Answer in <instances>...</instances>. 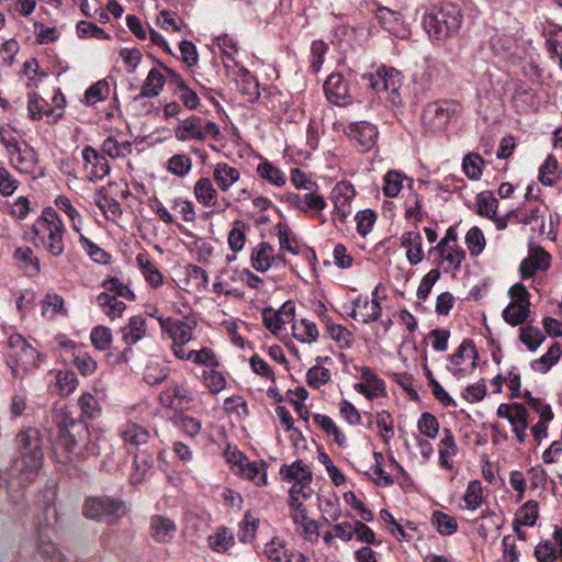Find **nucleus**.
I'll list each match as a JSON object with an SVG mask.
<instances>
[{
    "label": "nucleus",
    "instance_id": "nucleus-8",
    "mask_svg": "<svg viewBox=\"0 0 562 562\" xmlns=\"http://www.w3.org/2000/svg\"><path fill=\"white\" fill-rule=\"evenodd\" d=\"M125 512L122 501L108 496L89 497L83 505V514L89 519L105 520L114 524Z\"/></svg>",
    "mask_w": 562,
    "mask_h": 562
},
{
    "label": "nucleus",
    "instance_id": "nucleus-7",
    "mask_svg": "<svg viewBox=\"0 0 562 562\" xmlns=\"http://www.w3.org/2000/svg\"><path fill=\"white\" fill-rule=\"evenodd\" d=\"M460 111V103L453 100L431 102L424 108L423 123L431 131H442Z\"/></svg>",
    "mask_w": 562,
    "mask_h": 562
},
{
    "label": "nucleus",
    "instance_id": "nucleus-61",
    "mask_svg": "<svg viewBox=\"0 0 562 562\" xmlns=\"http://www.w3.org/2000/svg\"><path fill=\"white\" fill-rule=\"evenodd\" d=\"M417 427L422 435L430 439L436 438L440 429L438 419L427 412L420 415Z\"/></svg>",
    "mask_w": 562,
    "mask_h": 562
},
{
    "label": "nucleus",
    "instance_id": "nucleus-27",
    "mask_svg": "<svg viewBox=\"0 0 562 562\" xmlns=\"http://www.w3.org/2000/svg\"><path fill=\"white\" fill-rule=\"evenodd\" d=\"M507 218L518 224L532 225L538 224L539 227L544 225V216L540 213L538 205H525L508 213Z\"/></svg>",
    "mask_w": 562,
    "mask_h": 562
},
{
    "label": "nucleus",
    "instance_id": "nucleus-30",
    "mask_svg": "<svg viewBox=\"0 0 562 562\" xmlns=\"http://www.w3.org/2000/svg\"><path fill=\"white\" fill-rule=\"evenodd\" d=\"M235 472L244 479L254 481L258 486L267 484V464L262 460L250 462L247 459Z\"/></svg>",
    "mask_w": 562,
    "mask_h": 562
},
{
    "label": "nucleus",
    "instance_id": "nucleus-16",
    "mask_svg": "<svg viewBox=\"0 0 562 562\" xmlns=\"http://www.w3.org/2000/svg\"><path fill=\"white\" fill-rule=\"evenodd\" d=\"M361 382L355 384V390L364 395L368 400H373L385 393V383L369 367L360 369Z\"/></svg>",
    "mask_w": 562,
    "mask_h": 562
},
{
    "label": "nucleus",
    "instance_id": "nucleus-64",
    "mask_svg": "<svg viewBox=\"0 0 562 562\" xmlns=\"http://www.w3.org/2000/svg\"><path fill=\"white\" fill-rule=\"evenodd\" d=\"M81 414L89 419L97 418L101 413L99 401L91 394L85 393L78 400Z\"/></svg>",
    "mask_w": 562,
    "mask_h": 562
},
{
    "label": "nucleus",
    "instance_id": "nucleus-14",
    "mask_svg": "<svg viewBox=\"0 0 562 562\" xmlns=\"http://www.w3.org/2000/svg\"><path fill=\"white\" fill-rule=\"evenodd\" d=\"M191 391L184 384H172L159 394V402L166 408L183 412L193 404Z\"/></svg>",
    "mask_w": 562,
    "mask_h": 562
},
{
    "label": "nucleus",
    "instance_id": "nucleus-25",
    "mask_svg": "<svg viewBox=\"0 0 562 562\" xmlns=\"http://www.w3.org/2000/svg\"><path fill=\"white\" fill-rule=\"evenodd\" d=\"M120 436L125 445L139 447L148 442L150 434L144 426L134 422H127L122 425Z\"/></svg>",
    "mask_w": 562,
    "mask_h": 562
},
{
    "label": "nucleus",
    "instance_id": "nucleus-49",
    "mask_svg": "<svg viewBox=\"0 0 562 562\" xmlns=\"http://www.w3.org/2000/svg\"><path fill=\"white\" fill-rule=\"evenodd\" d=\"M277 236L279 239V251H289L292 255L300 254L297 240L290 236V228L286 224L279 223L276 226Z\"/></svg>",
    "mask_w": 562,
    "mask_h": 562
},
{
    "label": "nucleus",
    "instance_id": "nucleus-13",
    "mask_svg": "<svg viewBox=\"0 0 562 562\" xmlns=\"http://www.w3.org/2000/svg\"><path fill=\"white\" fill-rule=\"evenodd\" d=\"M162 331L167 333L172 344L187 345L193 339L195 319L182 321L172 317H157Z\"/></svg>",
    "mask_w": 562,
    "mask_h": 562
},
{
    "label": "nucleus",
    "instance_id": "nucleus-58",
    "mask_svg": "<svg viewBox=\"0 0 562 562\" xmlns=\"http://www.w3.org/2000/svg\"><path fill=\"white\" fill-rule=\"evenodd\" d=\"M483 158L479 154H468L463 158L462 168L471 180H479L482 176Z\"/></svg>",
    "mask_w": 562,
    "mask_h": 562
},
{
    "label": "nucleus",
    "instance_id": "nucleus-57",
    "mask_svg": "<svg viewBox=\"0 0 562 562\" xmlns=\"http://www.w3.org/2000/svg\"><path fill=\"white\" fill-rule=\"evenodd\" d=\"M167 169L175 176L184 177L192 169L191 158L184 154H176L168 159Z\"/></svg>",
    "mask_w": 562,
    "mask_h": 562
},
{
    "label": "nucleus",
    "instance_id": "nucleus-54",
    "mask_svg": "<svg viewBox=\"0 0 562 562\" xmlns=\"http://www.w3.org/2000/svg\"><path fill=\"white\" fill-rule=\"evenodd\" d=\"M528 306L509 303L503 311L505 322L512 326L521 325L529 316Z\"/></svg>",
    "mask_w": 562,
    "mask_h": 562
},
{
    "label": "nucleus",
    "instance_id": "nucleus-38",
    "mask_svg": "<svg viewBox=\"0 0 562 562\" xmlns=\"http://www.w3.org/2000/svg\"><path fill=\"white\" fill-rule=\"evenodd\" d=\"M266 557L272 562H293L295 554L289 550L283 540L272 538L265 547Z\"/></svg>",
    "mask_w": 562,
    "mask_h": 562
},
{
    "label": "nucleus",
    "instance_id": "nucleus-55",
    "mask_svg": "<svg viewBox=\"0 0 562 562\" xmlns=\"http://www.w3.org/2000/svg\"><path fill=\"white\" fill-rule=\"evenodd\" d=\"M463 501L465 503V507L469 510H475L482 505L483 492L480 481L474 480L469 482L463 496Z\"/></svg>",
    "mask_w": 562,
    "mask_h": 562
},
{
    "label": "nucleus",
    "instance_id": "nucleus-47",
    "mask_svg": "<svg viewBox=\"0 0 562 562\" xmlns=\"http://www.w3.org/2000/svg\"><path fill=\"white\" fill-rule=\"evenodd\" d=\"M257 173L276 187H282L286 181L285 175L268 160H263L258 165Z\"/></svg>",
    "mask_w": 562,
    "mask_h": 562
},
{
    "label": "nucleus",
    "instance_id": "nucleus-42",
    "mask_svg": "<svg viewBox=\"0 0 562 562\" xmlns=\"http://www.w3.org/2000/svg\"><path fill=\"white\" fill-rule=\"evenodd\" d=\"M153 462V457L145 452H138L135 454L133 460V472L131 473V483L133 485H137L145 480L147 472L151 469Z\"/></svg>",
    "mask_w": 562,
    "mask_h": 562
},
{
    "label": "nucleus",
    "instance_id": "nucleus-20",
    "mask_svg": "<svg viewBox=\"0 0 562 562\" xmlns=\"http://www.w3.org/2000/svg\"><path fill=\"white\" fill-rule=\"evenodd\" d=\"M550 255L541 247H537L519 267L522 279L531 278L538 270L546 271L550 267Z\"/></svg>",
    "mask_w": 562,
    "mask_h": 562
},
{
    "label": "nucleus",
    "instance_id": "nucleus-24",
    "mask_svg": "<svg viewBox=\"0 0 562 562\" xmlns=\"http://www.w3.org/2000/svg\"><path fill=\"white\" fill-rule=\"evenodd\" d=\"M12 164L21 171L27 175H34L38 168V157L36 151L29 145L19 147L14 156H10Z\"/></svg>",
    "mask_w": 562,
    "mask_h": 562
},
{
    "label": "nucleus",
    "instance_id": "nucleus-3",
    "mask_svg": "<svg viewBox=\"0 0 562 562\" xmlns=\"http://www.w3.org/2000/svg\"><path fill=\"white\" fill-rule=\"evenodd\" d=\"M33 244L42 245L52 256L58 257L65 250L64 223L53 207L43 210L42 215L33 224Z\"/></svg>",
    "mask_w": 562,
    "mask_h": 562
},
{
    "label": "nucleus",
    "instance_id": "nucleus-60",
    "mask_svg": "<svg viewBox=\"0 0 562 562\" xmlns=\"http://www.w3.org/2000/svg\"><path fill=\"white\" fill-rule=\"evenodd\" d=\"M109 85L105 80H99L91 85L85 92V101L89 105L105 100L109 95Z\"/></svg>",
    "mask_w": 562,
    "mask_h": 562
},
{
    "label": "nucleus",
    "instance_id": "nucleus-59",
    "mask_svg": "<svg viewBox=\"0 0 562 562\" xmlns=\"http://www.w3.org/2000/svg\"><path fill=\"white\" fill-rule=\"evenodd\" d=\"M91 344L95 349L104 351L110 348L112 344V331L105 326H95L90 333Z\"/></svg>",
    "mask_w": 562,
    "mask_h": 562
},
{
    "label": "nucleus",
    "instance_id": "nucleus-26",
    "mask_svg": "<svg viewBox=\"0 0 562 562\" xmlns=\"http://www.w3.org/2000/svg\"><path fill=\"white\" fill-rule=\"evenodd\" d=\"M401 244L406 248V257L411 265L415 266L423 261L424 251L419 232L412 231L404 233L401 237Z\"/></svg>",
    "mask_w": 562,
    "mask_h": 562
},
{
    "label": "nucleus",
    "instance_id": "nucleus-36",
    "mask_svg": "<svg viewBox=\"0 0 562 562\" xmlns=\"http://www.w3.org/2000/svg\"><path fill=\"white\" fill-rule=\"evenodd\" d=\"M519 442H525L527 438L526 429L528 428V413L526 407L520 403H513V412L508 419Z\"/></svg>",
    "mask_w": 562,
    "mask_h": 562
},
{
    "label": "nucleus",
    "instance_id": "nucleus-22",
    "mask_svg": "<svg viewBox=\"0 0 562 562\" xmlns=\"http://www.w3.org/2000/svg\"><path fill=\"white\" fill-rule=\"evenodd\" d=\"M251 267L258 272H266L274 266V248L268 241L257 244L250 254Z\"/></svg>",
    "mask_w": 562,
    "mask_h": 562
},
{
    "label": "nucleus",
    "instance_id": "nucleus-62",
    "mask_svg": "<svg viewBox=\"0 0 562 562\" xmlns=\"http://www.w3.org/2000/svg\"><path fill=\"white\" fill-rule=\"evenodd\" d=\"M74 364L83 375H90L97 369V362L82 348L74 351Z\"/></svg>",
    "mask_w": 562,
    "mask_h": 562
},
{
    "label": "nucleus",
    "instance_id": "nucleus-45",
    "mask_svg": "<svg viewBox=\"0 0 562 562\" xmlns=\"http://www.w3.org/2000/svg\"><path fill=\"white\" fill-rule=\"evenodd\" d=\"M293 336L296 340L310 344L318 337V329L315 323L306 318L301 319L292 325Z\"/></svg>",
    "mask_w": 562,
    "mask_h": 562
},
{
    "label": "nucleus",
    "instance_id": "nucleus-48",
    "mask_svg": "<svg viewBox=\"0 0 562 562\" xmlns=\"http://www.w3.org/2000/svg\"><path fill=\"white\" fill-rule=\"evenodd\" d=\"M431 524L442 536H451L458 530V522L456 518L440 510H435L432 513Z\"/></svg>",
    "mask_w": 562,
    "mask_h": 562
},
{
    "label": "nucleus",
    "instance_id": "nucleus-17",
    "mask_svg": "<svg viewBox=\"0 0 562 562\" xmlns=\"http://www.w3.org/2000/svg\"><path fill=\"white\" fill-rule=\"evenodd\" d=\"M375 16L382 27L396 37L404 38L408 35L407 25L400 12L381 7L376 10Z\"/></svg>",
    "mask_w": 562,
    "mask_h": 562
},
{
    "label": "nucleus",
    "instance_id": "nucleus-4",
    "mask_svg": "<svg viewBox=\"0 0 562 562\" xmlns=\"http://www.w3.org/2000/svg\"><path fill=\"white\" fill-rule=\"evenodd\" d=\"M461 23V10L453 3L432 7L423 18L424 29L434 41H443L456 35Z\"/></svg>",
    "mask_w": 562,
    "mask_h": 562
},
{
    "label": "nucleus",
    "instance_id": "nucleus-40",
    "mask_svg": "<svg viewBox=\"0 0 562 562\" xmlns=\"http://www.w3.org/2000/svg\"><path fill=\"white\" fill-rule=\"evenodd\" d=\"M132 143L128 140H119L112 135L108 136L101 146L102 153L113 159L128 156L132 153Z\"/></svg>",
    "mask_w": 562,
    "mask_h": 562
},
{
    "label": "nucleus",
    "instance_id": "nucleus-19",
    "mask_svg": "<svg viewBox=\"0 0 562 562\" xmlns=\"http://www.w3.org/2000/svg\"><path fill=\"white\" fill-rule=\"evenodd\" d=\"M324 91L329 102L342 105L349 98L348 82L340 74H331L324 83Z\"/></svg>",
    "mask_w": 562,
    "mask_h": 562
},
{
    "label": "nucleus",
    "instance_id": "nucleus-50",
    "mask_svg": "<svg viewBox=\"0 0 562 562\" xmlns=\"http://www.w3.org/2000/svg\"><path fill=\"white\" fill-rule=\"evenodd\" d=\"M57 209L64 212L71 223V227L75 232L80 234L81 231V215L78 210L71 204L70 200L64 195H59L55 200Z\"/></svg>",
    "mask_w": 562,
    "mask_h": 562
},
{
    "label": "nucleus",
    "instance_id": "nucleus-37",
    "mask_svg": "<svg viewBox=\"0 0 562 562\" xmlns=\"http://www.w3.org/2000/svg\"><path fill=\"white\" fill-rule=\"evenodd\" d=\"M562 356V348L560 342H554L548 351L540 358L535 359L530 362V368L539 373H547Z\"/></svg>",
    "mask_w": 562,
    "mask_h": 562
},
{
    "label": "nucleus",
    "instance_id": "nucleus-56",
    "mask_svg": "<svg viewBox=\"0 0 562 562\" xmlns=\"http://www.w3.org/2000/svg\"><path fill=\"white\" fill-rule=\"evenodd\" d=\"M539 517V505L536 501H528L516 514L515 524L533 526Z\"/></svg>",
    "mask_w": 562,
    "mask_h": 562
},
{
    "label": "nucleus",
    "instance_id": "nucleus-46",
    "mask_svg": "<svg viewBox=\"0 0 562 562\" xmlns=\"http://www.w3.org/2000/svg\"><path fill=\"white\" fill-rule=\"evenodd\" d=\"M313 419L328 436L334 437V441L344 447L347 442L345 434L339 429L335 422L327 415L315 414Z\"/></svg>",
    "mask_w": 562,
    "mask_h": 562
},
{
    "label": "nucleus",
    "instance_id": "nucleus-2",
    "mask_svg": "<svg viewBox=\"0 0 562 562\" xmlns=\"http://www.w3.org/2000/svg\"><path fill=\"white\" fill-rule=\"evenodd\" d=\"M53 451L57 462L77 464L88 457L98 456L100 448L91 440L88 425L83 420L64 416L58 424V436Z\"/></svg>",
    "mask_w": 562,
    "mask_h": 562
},
{
    "label": "nucleus",
    "instance_id": "nucleus-28",
    "mask_svg": "<svg viewBox=\"0 0 562 562\" xmlns=\"http://www.w3.org/2000/svg\"><path fill=\"white\" fill-rule=\"evenodd\" d=\"M213 178L221 191H228L240 178V172L226 162H217L214 166Z\"/></svg>",
    "mask_w": 562,
    "mask_h": 562
},
{
    "label": "nucleus",
    "instance_id": "nucleus-34",
    "mask_svg": "<svg viewBox=\"0 0 562 562\" xmlns=\"http://www.w3.org/2000/svg\"><path fill=\"white\" fill-rule=\"evenodd\" d=\"M42 316L47 319H54L58 315L67 316L64 299L54 293L47 292L41 301Z\"/></svg>",
    "mask_w": 562,
    "mask_h": 562
},
{
    "label": "nucleus",
    "instance_id": "nucleus-21",
    "mask_svg": "<svg viewBox=\"0 0 562 562\" xmlns=\"http://www.w3.org/2000/svg\"><path fill=\"white\" fill-rule=\"evenodd\" d=\"M53 528L47 525L38 529L37 551L38 554L48 562H66L64 555L59 552L56 544L52 541Z\"/></svg>",
    "mask_w": 562,
    "mask_h": 562
},
{
    "label": "nucleus",
    "instance_id": "nucleus-18",
    "mask_svg": "<svg viewBox=\"0 0 562 562\" xmlns=\"http://www.w3.org/2000/svg\"><path fill=\"white\" fill-rule=\"evenodd\" d=\"M150 537L159 543L173 540L177 533V525L173 519L164 515H154L149 521Z\"/></svg>",
    "mask_w": 562,
    "mask_h": 562
},
{
    "label": "nucleus",
    "instance_id": "nucleus-63",
    "mask_svg": "<svg viewBox=\"0 0 562 562\" xmlns=\"http://www.w3.org/2000/svg\"><path fill=\"white\" fill-rule=\"evenodd\" d=\"M559 176V164L557 159L549 155L540 168L539 180L544 186H552Z\"/></svg>",
    "mask_w": 562,
    "mask_h": 562
},
{
    "label": "nucleus",
    "instance_id": "nucleus-1",
    "mask_svg": "<svg viewBox=\"0 0 562 562\" xmlns=\"http://www.w3.org/2000/svg\"><path fill=\"white\" fill-rule=\"evenodd\" d=\"M18 457L4 473L0 472V485L7 492L24 488L32 484L43 464L42 437L36 428H26L16 436Z\"/></svg>",
    "mask_w": 562,
    "mask_h": 562
},
{
    "label": "nucleus",
    "instance_id": "nucleus-52",
    "mask_svg": "<svg viewBox=\"0 0 562 562\" xmlns=\"http://www.w3.org/2000/svg\"><path fill=\"white\" fill-rule=\"evenodd\" d=\"M249 226L243 221H235L233 227L228 233L227 243L234 252L240 251L246 243V231Z\"/></svg>",
    "mask_w": 562,
    "mask_h": 562
},
{
    "label": "nucleus",
    "instance_id": "nucleus-41",
    "mask_svg": "<svg viewBox=\"0 0 562 562\" xmlns=\"http://www.w3.org/2000/svg\"><path fill=\"white\" fill-rule=\"evenodd\" d=\"M238 88L248 102H256L260 98V86L257 78L245 68L240 69Z\"/></svg>",
    "mask_w": 562,
    "mask_h": 562
},
{
    "label": "nucleus",
    "instance_id": "nucleus-11",
    "mask_svg": "<svg viewBox=\"0 0 562 562\" xmlns=\"http://www.w3.org/2000/svg\"><path fill=\"white\" fill-rule=\"evenodd\" d=\"M346 135L360 151H369L376 144L379 137L378 127L368 122H351L346 128Z\"/></svg>",
    "mask_w": 562,
    "mask_h": 562
},
{
    "label": "nucleus",
    "instance_id": "nucleus-29",
    "mask_svg": "<svg viewBox=\"0 0 562 562\" xmlns=\"http://www.w3.org/2000/svg\"><path fill=\"white\" fill-rule=\"evenodd\" d=\"M193 194L196 201L205 207L217 204L218 194L210 178H200L193 186Z\"/></svg>",
    "mask_w": 562,
    "mask_h": 562
},
{
    "label": "nucleus",
    "instance_id": "nucleus-51",
    "mask_svg": "<svg viewBox=\"0 0 562 562\" xmlns=\"http://www.w3.org/2000/svg\"><path fill=\"white\" fill-rule=\"evenodd\" d=\"M546 335L541 329L533 326L521 327L519 334V340L524 344L528 350L536 351L540 345L544 341Z\"/></svg>",
    "mask_w": 562,
    "mask_h": 562
},
{
    "label": "nucleus",
    "instance_id": "nucleus-5",
    "mask_svg": "<svg viewBox=\"0 0 562 562\" xmlns=\"http://www.w3.org/2000/svg\"><path fill=\"white\" fill-rule=\"evenodd\" d=\"M10 352L7 357V364L11 369L14 379L22 380L25 374L37 369L43 355L37 351L22 335L12 334L8 338Z\"/></svg>",
    "mask_w": 562,
    "mask_h": 562
},
{
    "label": "nucleus",
    "instance_id": "nucleus-44",
    "mask_svg": "<svg viewBox=\"0 0 562 562\" xmlns=\"http://www.w3.org/2000/svg\"><path fill=\"white\" fill-rule=\"evenodd\" d=\"M207 542L213 551L224 553L234 544V537L226 527H220L209 536Z\"/></svg>",
    "mask_w": 562,
    "mask_h": 562
},
{
    "label": "nucleus",
    "instance_id": "nucleus-43",
    "mask_svg": "<svg viewBox=\"0 0 562 562\" xmlns=\"http://www.w3.org/2000/svg\"><path fill=\"white\" fill-rule=\"evenodd\" d=\"M384 77V90L393 104H396L400 95L401 72L393 67H381Z\"/></svg>",
    "mask_w": 562,
    "mask_h": 562
},
{
    "label": "nucleus",
    "instance_id": "nucleus-32",
    "mask_svg": "<svg viewBox=\"0 0 562 562\" xmlns=\"http://www.w3.org/2000/svg\"><path fill=\"white\" fill-rule=\"evenodd\" d=\"M136 263L149 285H151L153 288H158L162 284V281H164L162 273L158 270L156 265L151 261L148 254L139 252L136 256Z\"/></svg>",
    "mask_w": 562,
    "mask_h": 562
},
{
    "label": "nucleus",
    "instance_id": "nucleus-10",
    "mask_svg": "<svg viewBox=\"0 0 562 562\" xmlns=\"http://www.w3.org/2000/svg\"><path fill=\"white\" fill-rule=\"evenodd\" d=\"M285 202L307 215L319 217L323 223L326 221L323 211L326 209L327 202L318 189L306 190L305 193L290 192L285 195Z\"/></svg>",
    "mask_w": 562,
    "mask_h": 562
},
{
    "label": "nucleus",
    "instance_id": "nucleus-31",
    "mask_svg": "<svg viewBox=\"0 0 562 562\" xmlns=\"http://www.w3.org/2000/svg\"><path fill=\"white\" fill-rule=\"evenodd\" d=\"M280 475L288 482L303 484H311L312 482V472L307 465L302 463V461L293 462L290 465H282L280 469Z\"/></svg>",
    "mask_w": 562,
    "mask_h": 562
},
{
    "label": "nucleus",
    "instance_id": "nucleus-53",
    "mask_svg": "<svg viewBox=\"0 0 562 562\" xmlns=\"http://www.w3.org/2000/svg\"><path fill=\"white\" fill-rule=\"evenodd\" d=\"M95 204L109 220H115L122 214L120 203L114 198L103 193L101 190L98 192Z\"/></svg>",
    "mask_w": 562,
    "mask_h": 562
},
{
    "label": "nucleus",
    "instance_id": "nucleus-15",
    "mask_svg": "<svg viewBox=\"0 0 562 562\" xmlns=\"http://www.w3.org/2000/svg\"><path fill=\"white\" fill-rule=\"evenodd\" d=\"M350 317L359 319L364 324L375 322L381 314V305L376 299L369 300L368 296L359 295L352 301Z\"/></svg>",
    "mask_w": 562,
    "mask_h": 562
},
{
    "label": "nucleus",
    "instance_id": "nucleus-35",
    "mask_svg": "<svg viewBox=\"0 0 562 562\" xmlns=\"http://www.w3.org/2000/svg\"><path fill=\"white\" fill-rule=\"evenodd\" d=\"M165 85V77L157 69L149 70L139 93L134 98L135 101L145 98H155L162 90Z\"/></svg>",
    "mask_w": 562,
    "mask_h": 562
},
{
    "label": "nucleus",
    "instance_id": "nucleus-6",
    "mask_svg": "<svg viewBox=\"0 0 562 562\" xmlns=\"http://www.w3.org/2000/svg\"><path fill=\"white\" fill-rule=\"evenodd\" d=\"M218 140L221 137L220 126L204 117L191 115L184 120H180L175 128V137L179 142L204 140L206 137Z\"/></svg>",
    "mask_w": 562,
    "mask_h": 562
},
{
    "label": "nucleus",
    "instance_id": "nucleus-39",
    "mask_svg": "<svg viewBox=\"0 0 562 562\" xmlns=\"http://www.w3.org/2000/svg\"><path fill=\"white\" fill-rule=\"evenodd\" d=\"M95 300L103 313L111 319L121 317L126 308L124 302L108 292H101Z\"/></svg>",
    "mask_w": 562,
    "mask_h": 562
},
{
    "label": "nucleus",
    "instance_id": "nucleus-9",
    "mask_svg": "<svg viewBox=\"0 0 562 562\" xmlns=\"http://www.w3.org/2000/svg\"><path fill=\"white\" fill-rule=\"evenodd\" d=\"M449 363L447 370L456 378H463L470 374L476 367L479 352L471 339H464L456 352L447 357Z\"/></svg>",
    "mask_w": 562,
    "mask_h": 562
},
{
    "label": "nucleus",
    "instance_id": "nucleus-23",
    "mask_svg": "<svg viewBox=\"0 0 562 562\" xmlns=\"http://www.w3.org/2000/svg\"><path fill=\"white\" fill-rule=\"evenodd\" d=\"M147 333V322L142 315L132 316L127 324L121 328L122 340L126 346H134L140 341Z\"/></svg>",
    "mask_w": 562,
    "mask_h": 562
},
{
    "label": "nucleus",
    "instance_id": "nucleus-33",
    "mask_svg": "<svg viewBox=\"0 0 562 562\" xmlns=\"http://www.w3.org/2000/svg\"><path fill=\"white\" fill-rule=\"evenodd\" d=\"M458 447L450 429H443V437L439 446V463L442 468L451 470L453 468V457L457 454Z\"/></svg>",
    "mask_w": 562,
    "mask_h": 562
},
{
    "label": "nucleus",
    "instance_id": "nucleus-12",
    "mask_svg": "<svg viewBox=\"0 0 562 562\" xmlns=\"http://www.w3.org/2000/svg\"><path fill=\"white\" fill-rule=\"evenodd\" d=\"M356 195L353 186L348 181L338 182L330 192V200L334 205V220L338 218L345 223L351 215V202Z\"/></svg>",
    "mask_w": 562,
    "mask_h": 562
}]
</instances>
